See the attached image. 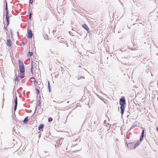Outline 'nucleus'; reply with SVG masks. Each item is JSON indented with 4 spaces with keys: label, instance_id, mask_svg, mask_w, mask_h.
I'll return each instance as SVG.
<instances>
[{
    "label": "nucleus",
    "instance_id": "nucleus-1",
    "mask_svg": "<svg viewBox=\"0 0 158 158\" xmlns=\"http://www.w3.org/2000/svg\"><path fill=\"white\" fill-rule=\"evenodd\" d=\"M19 68L20 73L17 76L15 79L16 81H18L19 80L21 79L24 77V65L23 63L19 64Z\"/></svg>",
    "mask_w": 158,
    "mask_h": 158
},
{
    "label": "nucleus",
    "instance_id": "nucleus-2",
    "mask_svg": "<svg viewBox=\"0 0 158 158\" xmlns=\"http://www.w3.org/2000/svg\"><path fill=\"white\" fill-rule=\"evenodd\" d=\"M37 65L36 64L35 66V64L33 62H32L31 72L32 74H33L34 73V71H35L36 69H37Z\"/></svg>",
    "mask_w": 158,
    "mask_h": 158
},
{
    "label": "nucleus",
    "instance_id": "nucleus-3",
    "mask_svg": "<svg viewBox=\"0 0 158 158\" xmlns=\"http://www.w3.org/2000/svg\"><path fill=\"white\" fill-rule=\"evenodd\" d=\"M27 34L28 36L27 37L28 38H30L32 37L33 34L32 31L31 30H29L28 29L27 30Z\"/></svg>",
    "mask_w": 158,
    "mask_h": 158
},
{
    "label": "nucleus",
    "instance_id": "nucleus-4",
    "mask_svg": "<svg viewBox=\"0 0 158 158\" xmlns=\"http://www.w3.org/2000/svg\"><path fill=\"white\" fill-rule=\"evenodd\" d=\"M119 104L120 105H125L126 103L125 100L123 98H121L120 99Z\"/></svg>",
    "mask_w": 158,
    "mask_h": 158
},
{
    "label": "nucleus",
    "instance_id": "nucleus-5",
    "mask_svg": "<svg viewBox=\"0 0 158 158\" xmlns=\"http://www.w3.org/2000/svg\"><path fill=\"white\" fill-rule=\"evenodd\" d=\"M127 145L128 148L131 149L134 148V143H129L128 144H127Z\"/></svg>",
    "mask_w": 158,
    "mask_h": 158
},
{
    "label": "nucleus",
    "instance_id": "nucleus-6",
    "mask_svg": "<svg viewBox=\"0 0 158 158\" xmlns=\"http://www.w3.org/2000/svg\"><path fill=\"white\" fill-rule=\"evenodd\" d=\"M82 27L86 31H87L88 32H89V29L88 26L85 24H83L82 25Z\"/></svg>",
    "mask_w": 158,
    "mask_h": 158
},
{
    "label": "nucleus",
    "instance_id": "nucleus-7",
    "mask_svg": "<svg viewBox=\"0 0 158 158\" xmlns=\"http://www.w3.org/2000/svg\"><path fill=\"white\" fill-rule=\"evenodd\" d=\"M120 106V108L121 109V113L122 115L124 113V110L125 109V105H121Z\"/></svg>",
    "mask_w": 158,
    "mask_h": 158
},
{
    "label": "nucleus",
    "instance_id": "nucleus-8",
    "mask_svg": "<svg viewBox=\"0 0 158 158\" xmlns=\"http://www.w3.org/2000/svg\"><path fill=\"white\" fill-rule=\"evenodd\" d=\"M44 127V125L43 124H40L38 127V129L39 130H40V131H43V128Z\"/></svg>",
    "mask_w": 158,
    "mask_h": 158
},
{
    "label": "nucleus",
    "instance_id": "nucleus-9",
    "mask_svg": "<svg viewBox=\"0 0 158 158\" xmlns=\"http://www.w3.org/2000/svg\"><path fill=\"white\" fill-rule=\"evenodd\" d=\"M144 131H145L144 130H143L142 131V132L141 133V136L140 137V141L142 140L143 138Z\"/></svg>",
    "mask_w": 158,
    "mask_h": 158
},
{
    "label": "nucleus",
    "instance_id": "nucleus-10",
    "mask_svg": "<svg viewBox=\"0 0 158 158\" xmlns=\"http://www.w3.org/2000/svg\"><path fill=\"white\" fill-rule=\"evenodd\" d=\"M7 45L9 46L10 47L11 45V41L9 39L7 40Z\"/></svg>",
    "mask_w": 158,
    "mask_h": 158
},
{
    "label": "nucleus",
    "instance_id": "nucleus-11",
    "mask_svg": "<svg viewBox=\"0 0 158 158\" xmlns=\"http://www.w3.org/2000/svg\"><path fill=\"white\" fill-rule=\"evenodd\" d=\"M6 19L7 23V24H8L9 23V17L8 16V13L7 11L6 12Z\"/></svg>",
    "mask_w": 158,
    "mask_h": 158
},
{
    "label": "nucleus",
    "instance_id": "nucleus-12",
    "mask_svg": "<svg viewBox=\"0 0 158 158\" xmlns=\"http://www.w3.org/2000/svg\"><path fill=\"white\" fill-rule=\"evenodd\" d=\"M140 144V143L139 142H137L135 143H134V148H135L138 145Z\"/></svg>",
    "mask_w": 158,
    "mask_h": 158
},
{
    "label": "nucleus",
    "instance_id": "nucleus-13",
    "mask_svg": "<svg viewBox=\"0 0 158 158\" xmlns=\"http://www.w3.org/2000/svg\"><path fill=\"white\" fill-rule=\"evenodd\" d=\"M28 121V117H26L25 118L23 121V122L24 123H26Z\"/></svg>",
    "mask_w": 158,
    "mask_h": 158
},
{
    "label": "nucleus",
    "instance_id": "nucleus-14",
    "mask_svg": "<svg viewBox=\"0 0 158 158\" xmlns=\"http://www.w3.org/2000/svg\"><path fill=\"white\" fill-rule=\"evenodd\" d=\"M33 54V52H29L28 53V54L27 55L28 57H30Z\"/></svg>",
    "mask_w": 158,
    "mask_h": 158
},
{
    "label": "nucleus",
    "instance_id": "nucleus-15",
    "mask_svg": "<svg viewBox=\"0 0 158 158\" xmlns=\"http://www.w3.org/2000/svg\"><path fill=\"white\" fill-rule=\"evenodd\" d=\"M15 105H17V98L16 97L15 99Z\"/></svg>",
    "mask_w": 158,
    "mask_h": 158
},
{
    "label": "nucleus",
    "instance_id": "nucleus-16",
    "mask_svg": "<svg viewBox=\"0 0 158 158\" xmlns=\"http://www.w3.org/2000/svg\"><path fill=\"white\" fill-rule=\"evenodd\" d=\"M52 117H49L48 118V121L49 122H52Z\"/></svg>",
    "mask_w": 158,
    "mask_h": 158
},
{
    "label": "nucleus",
    "instance_id": "nucleus-17",
    "mask_svg": "<svg viewBox=\"0 0 158 158\" xmlns=\"http://www.w3.org/2000/svg\"><path fill=\"white\" fill-rule=\"evenodd\" d=\"M39 93H40L39 90L38 89H36V94H39Z\"/></svg>",
    "mask_w": 158,
    "mask_h": 158
},
{
    "label": "nucleus",
    "instance_id": "nucleus-18",
    "mask_svg": "<svg viewBox=\"0 0 158 158\" xmlns=\"http://www.w3.org/2000/svg\"><path fill=\"white\" fill-rule=\"evenodd\" d=\"M34 82H35L34 84L35 85H36L37 84H38V82H37V81H36V80H34Z\"/></svg>",
    "mask_w": 158,
    "mask_h": 158
},
{
    "label": "nucleus",
    "instance_id": "nucleus-19",
    "mask_svg": "<svg viewBox=\"0 0 158 158\" xmlns=\"http://www.w3.org/2000/svg\"><path fill=\"white\" fill-rule=\"evenodd\" d=\"M17 107V105H15V106L14 110H15V111L16 110V109Z\"/></svg>",
    "mask_w": 158,
    "mask_h": 158
},
{
    "label": "nucleus",
    "instance_id": "nucleus-20",
    "mask_svg": "<svg viewBox=\"0 0 158 158\" xmlns=\"http://www.w3.org/2000/svg\"><path fill=\"white\" fill-rule=\"evenodd\" d=\"M5 8H6V12L7 11L8 12V11H7V5H6V6Z\"/></svg>",
    "mask_w": 158,
    "mask_h": 158
},
{
    "label": "nucleus",
    "instance_id": "nucleus-21",
    "mask_svg": "<svg viewBox=\"0 0 158 158\" xmlns=\"http://www.w3.org/2000/svg\"><path fill=\"white\" fill-rule=\"evenodd\" d=\"M33 2V0H30V3L32 4Z\"/></svg>",
    "mask_w": 158,
    "mask_h": 158
},
{
    "label": "nucleus",
    "instance_id": "nucleus-22",
    "mask_svg": "<svg viewBox=\"0 0 158 158\" xmlns=\"http://www.w3.org/2000/svg\"><path fill=\"white\" fill-rule=\"evenodd\" d=\"M31 17V14H30L29 15V19H30Z\"/></svg>",
    "mask_w": 158,
    "mask_h": 158
},
{
    "label": "nucleus",
    "instance_id": "nucleus-23",
    "mask_svg": "<svg viewBox=\"0 0 158 158\" xmlns=\"http://www.w3.org/2000/svg\"><path fill=\"white\" fill-rule=\"evenodd\" d=\"M49 84H50L49 82V81H48V85L49 88Z\"/></svg>",
    "mask_w": 158,
    "mask_h": 158
},
{
    "label": "nucleus",
    "instance_id": "nucleus-24",
    "mask_svg": "<svg viewBox=\"0 0 158 158\" xmlns=\"http://www.w3.org/2000/svg\"><path fill=\"white\" fill-rule=\"evenodd\" d=\"M156 129L157 131H158V127H156Z\"/></svg>",
    "mask_w": 158,
    "mask_h": 158
},
{
    "label": "nucleus",
    "instance_id": "nucleus-25",
    "mask_svg": "<svg viewBox=\"0 0 158 158\" xmlns=\"http://www.w3.org/2000/svg\"><path fill=\"white\" fill-rule=\"evenodd\" d=\"M78 67H80V68H81V66H78Z\"/></svg>",
    "mask_w": 158,
    "mask_h": 158
},
{
    "label": "nucleus",
    "instance_id": "nucleus-26",
    "mask_svg": "<svg viewBox=\"0 0 158 158\" xmlns=\"http://www.w3.org/2000/svg\"><path fill=\"white\" fill-rule=\"evenodd\" d=\"M82 78H84V77H82Z\"/></svg>",
    "mask_w": 158,
    "mask_h": 158
}]
</instances>
